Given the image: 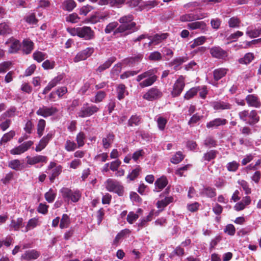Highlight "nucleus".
Here are the masks:
<instances>
[{"label": "nucleus", "mask_w": 261, "mask_h": 261, "mask_svg": "<svg viewBox=\"0 0 261 261\" xmlns=\"http://www.w3.org/2000/svg\"><path fill=\"white\" fill-rule=\"evenodd\" d=\"M134 17L132 14H128L121 17L118 21L120 25L118 26L117 21H113L109 23L105 29L106 34H110L113 32V35L117 34H123L124 36L130 34L137 31L140 26H137V23L133 21Z\"/></svg>", "instance_id": "nucleus-1"}, {"label": "nucleus", "mask_w": 261, "mask_h": 261, "mask_svg": "<svg viewBox=\"0 0 261 261\" xmlns=\"http://www.w3.org/2000/svg\"><path fill=\"white\" fill-rule=\"evenodd\" d=\"M60 193L64 201L68 203L77 202L82 196V194L79 190H72L67 188H62Z\"/></svg>", "instance_id": "nucleus-2"}, {"label": "nucleus", "mask_w": 261, "mask_h": 261, "mask_svg": "<svg viewBox=\"0 0 261 261\" xmlns=\"http://www.w3.org/2000/svg\"><path fill=\"white\" fill-rule=\"evenodd\" d=\"M157 70L155 69L148 70L142 73L144 79L148 77L139 83V86L141 88H145L153 85L157 80L158 77L155 75Z\"/></svg>", "instance_id": "nucleus-3"}, {"label": "nucleus", "mask_w": 261, "mask_h": 261, "mask_svg": "<svg viewBox=\"0 0 261 261\" xmlns=\"http://www.w3.org/2000/svg\"><path fill=\"white\" fill-rule=\"evenodd\" d=\"M99 111V108L94 105H90L89 103H84L83 107L77 113L80 118L88 117L92 116Z\"/></svg>", "instance_id": "nucleus-4"}, {"label": "nucleus", "mask_w": 261, "mask_h": 261, "mask_svg": "<svg viewBox=\"0 0 261 261\" xmlns=\"http://www.w3.org/2000/svg\"><path fill=\"white\" fill-rule=\"evenodd\" d=\"M105 185L109 191L115 192L120 196L122 195L123 188L119 181L109 178L106 181Z\"/></svg>", "instance_id": "nucleus-5"}, {"label": "nucleus", "mask_w": 261, "mask_h": 261, "mask_svg": "<svg viewBox=\"0 0 261 261\" xmlns=\"http://www.w3.org/2000/svg\"><path fill=\"white\" fill-rule=\"evenodd\" d=\"M185 86L184 77L182 75H180L173 85L172 90L171 91L172 97H176L179 96L182 92Z\"/></svg>", "instance_id": "nucleus-6"}, {"label": "nucleus", "mask_w": 261, "mask_h": 261, "mask_svg": "<svg viewBox=\"0 0 261 261\" xmlns=\"http://www.w3.org/2000/svg\"><path fill=\"white\" fill-rule=\"evenodd\" d=\"M162 92L156 87L150 88L143 96V98L148 101H153L161 98Z\"/></svg>", "instance_id": "nucleus-7"}, {"label": "nucleus", "mask_w": 261, "mask_h": 261, "mask_svg": "<svg viewBox=\"0 0 261 261\" xmlns=\"http://www.w3.org/2000/svg\"><path fill=\"white\" fill-rule=\"evenodd\" d=\"M58 111L59 110L56 107L53 106L47 107L43 106L36 111V114L47 118L55 115Z\"/></svg>", "instance_id": "nucleus-8"}, {"label": "nucleus", "mask_w": 261, "mask_h": 261, "mask_svg": "<svg viewBox=\"0 0 261 261\" xmlns=\"http://www.w3.org/2000/svg\"><path fill=\"white\" fill-rule=\"evenodd\" d=\"M79 37L86 40H92L95 37V33L90 27H80Z\"/></svg>", "instance_id": "nucleus-9"}, {"label": "nucleus", "mask_w": 261, "mask_h": 261, "mask_svg": "<svg viewBox=\"0 0 261 261\" xmlns=\"http://www.w3.org/2000/svg\"><path fill=\"white\" fill-rule=\"evenodd\" d=\"M93 52L94 48L93 47H87L78 53L74 58L73 61L74 62H79L81 61L85 60L90 57Z\"/></svg>", "instance_id": "nucleus-10"}, {"label": "nucleus", "mask_w": 261, "mask_h": 261, "mask_svg": "<svg viewBox=\"0 0 261 261\" xmlns=\"http://www.w3.org/2000/svg\"><path fill=\"white\" fill-rule=\"evenodd\" d=\"M33 144V142L32 141L25 142L19 146L11 149L10 152L12 154H20L27 151Z\"/></svg>", "instance_id": "nucleus-11"}, {"label": "nucleus", "mask_w": 261, "mask_h": 261, "mask_svg": "<svg viewBox=\"0 0 261 261\" xmlns=\"http://www.w3.org/2000/svg\"><path fill=\"white\" fill-rule=\"evenodd\" d=\"M61 171V166L57 165V164H49L46 170V173L50 175L49 179L51 181H53L55 177L60 174Z\"/></svg>", "instance_id": "nucleus-12"}, {"label": "nucleus", "mask_w": 261, "mask_h": 261, "mask_svg": "<svg viewBox=\"0 0 261 261\" xmlns=\"http://www.w3.org/2000/svg\"><path fill=\"white\" fill-rule=\"evenodd\" d=\"M210 53L213 58L223 59L227 56V53L220 46H214L210 48Z\"/></svg>", "instance_id": "nucleus-13"}, {"label": "nucleus", "mask_w": 261, "mask_h": 261, "mask_svg": "<svg viewBox=\"0 0 261 261\" xmlns=\"http://www.w3.org/2000/svg\"><path fill=\"white\" fill-rule=\"evenodd\" d=\"M227 120L222 118H216L206 123V127L208 129L217 128L219 126L226 124Z\"/></svg>", "instance_id": "nucleus-14"}, {"label": "nucleus", "mask_w": 261, "mask_h": 261, "mask_svg": "<svg viewBox=\"0 0 261 261\" xmlns=\"http://www.w3.org/2000/svg\"><path fill=\"white\" fill-rule=\"evenodd\" d=\"M245 100L249 107L258 108L261 106L259 98L255 94L248 95L245 98Z\"/></svg>", "instance_id": "nucleus-15"}, {"label": "nucleus", "mask_w": 261, "mask_h": 261, "mask_svg": "<svg viewBox=\"0 0 261 261\" xmlns=\"http://www.w3.org/2000/svg\"><path fill=\"white\" fill-rule=\"evenodd\" d=\"M211 106L216 111L230 110L232 108L231 105L229 103L221 100L213 101L211 103Z\"/></svg>", "instance_id": "nucleus-16"}, {"label": "nucleus", "mask_w": 261, "mask_h": 261, "mask_svg": "<svg viewBox=\"0 0 261 261\" xmlns=\"http://www.w3.org/2000/svg\"><path fill=\"white\" fill-rule=\"evenodd\" d=\"M40 253L39 251L35 249L29 250L24 252L21 255V258L23 259L31 261L35 260L38 258Z\"/></svg>", "instance_id": "nucleus-17"}, {"label": "nucleus", "mask_w": 261, "mask_h": 261, "mask_svg": "<svg viewBox=\"0 0 261 261\" xmlns=\"http://www.w3.org/2000/svg\"><path fill=\"white\" fill-rule=\"evenodd\" d=\"M63 76L62 75H59L54 77L50 82H49L47 86L45 87L43 90L42 93L43 94L47 93L52 88L60 84L61 81L63 80Z\"/></svg>", "instance_id": "nucleus-18"}, {"label": "nucleus", "mask_w": 261, "mask_h": 261, "mask_svg": "<svg viewBox=\"0 0 261 261\" xmlns=\"http://www.w3.org/2000/svg\"><path fill=\"white\" fill-rule=\"evenodd\" d=\"M188 58L186 56L176 57L168 63L169 67H173L174 70L179 69L178 67L187 62Z\"/></svg>", "instance_id": "nucleus-19"}, {"label": "nucleus", "mask_w": 261, "mask_h": 261, "mask_svg": "<svg viewBox=\"0 0 261 261\" xmlns=\"http://www.w3.org/2000/svg\"><path fill=\"white\" fill-rule=\"evenodd\" d=\"M34 44L30 39H24L22 42V51L23 54L29 55L34 49Z\"/></svg>", "instance_id": "nucleus-20"}, {"label": "nucleus", "mask_w": 261, "mask_h": 261, "mask_svg": "<svg viewBox=\"0 0 261 261\" xmlns=\"http://www.w3.org/2000/svg\"><path fill=\"white\" fill-rule=\"evenodd\" d=\"M228 71V69L226 68H218L213 71L214 80L217 82L220 79L225 76Z\"/></svg>", "instance_id": "nucleus-21"}, {"label": "nucleus", "mask_w": 261, "mask_h": 261, "mask_svg": "<svg viewBox=\"0 0 261 261\" xmlns=\"http://www.w3.org/2000/svg\"><path fill=\"white\" fill-rule=\"evenodd\" d=\"M53 138V134L48 133L44 136L39 141L38 145L36 147L35 150L36 151H40L44 149L49 141Z\"/></svg>", "instance_id": "nucleus-22"}, {"label": "nucleus", "mask_w": 261, "mask_h": 261, "mask_svg": "<svg viewBox=\"0 0 261 261\" xmlns=\"http://www.w3.org/2000/svg\"><path fill=\"white\" fill-rule=\"evenodd\" d=\"M143 57V55L139 54L134 57L126 58L124 61L128 66L133 67L140 63L142 61Z\"/></svg>", "instance_id": "nucleus-23"}, {"label": "nucleus", "mask_w": 261, "mask_h": 261, "mask_svg": "<svg viewBox=\"0 0 261 261\" xmlns=\"http://www.w3.org/2000/svg\"><path fill=\"white\" fill-rule=\"evenodd\" d=\"M168 182V181L166 177L162 176V177L159 178L154 183V191L156 192L161 191L167 185Z\"/></svg>", "instance_id": "nucleus-24"}, {"label": "nucleus", "mask_w": 261, "mask_h": 261, "mask_svg": "<svg viewBox=\"0 0 261 261\" xmlns=\"http://www.w3.org/2000/svg\"><path fill=\"white\" fill-rule=\"evenodd\" d=\"M187 27L189 29L192 30L199 29L202 32H204L206 30V24L204 21H195L189 23L188 24Z\"/></svg>", "instance_id": "nucleus-25"}, {"label": "nucleus", "mask_w": 261, "mask_h": 261, "mask_svg": "<svg viewBox=\"0 0 261 261\" xmlns=\"http://www.w3.org/2000/svg\"><path fill=\"white\" fill-rule=\"evenodd\" d=\"M116 60V58L115 57H111L109 58L103 64H101L96 69V71L101 73L104 70L108 69Z\"/></svg>", "instance_id": "nucleus-26"}, {"label": "nucleus", "mask_w": 261, "mask_h": 261, "mask_svg": "<svg viewBox=\"0 0 261 261\" xmlns=\"http://www.w3.org/2000/svg\"><path fill=\"white\" fill-rule=\"evenodd\" d=\"M248 119L247 123L251 126L255 125L259 121V116L256 110H253L249 112Z\"/></svg>", "instance_id": "nucleus-27"}, {"label": "nucleus", "mask_w": 261, "mask_h": 261, "mask_svg": "<svg viewBox=\"0 0 261 261\" xmlns=\"http://www.w3.org/2000/svg\"><path fill=\"white\" fill-rule=\"evenodd\" d=\"M23 219L22 218H18L16 219H12L11 221L9 227L10 230L18 231L23 226Z\"/></svg>", "instance_id": "nucleus-28"}, {"label": "nucleus", "mask_w": 261, "mask_h": 261, "mask_svg": "<svg viewBox=\"0 0 261 261\" xmlns=\"http://www.w3.org/2000/svg\"><path fill=\"white\" fill-rule=\"evenodd\" d=\"M40 224L38 218H32L28 221L25 228L22 231L25 232H28V231L35 228L37 226L40 225Z\"/></svg>", "instance_id": "nucleus-29"}, {"label": "nucleus", "mask_w": 261, "mask_h": 261, "mask_svg": "<svg viewBox=\"0 0 261 261\" xmlns=\"http://www.w3.org/2000/svg\"><path fill=\"white\" fill-rule=\"evenodd\" d=\"M116 92L117 93V98L121 100L125 97V93L128 94V92L126 90V87L123 84H119L116 87Z\"/></svg>", "instance_id": "nucleus-30"}, {"label": "nucleus", "mask_w": 261, "mask_h": 261, "mask_svg": "<svg viewBox=\"0 0 261 261\" xmlns=\"http://www.w3.org/2000/svg\"><path fill=\"white\" fill-rule=\"evenodd\" d=\"M12 33V29L8 22H3L0 23V35L7 36Z\"/></svg>", "instance_id": "nucleus-31"}, {"label": "nucleus", "mask_w": 261, "mask_h": 261, "mask_svg": "<svg viewBox=\"0 0 261 261\" xmlns=\"http://www.w3.org/2000/svg\"><path fill=\"white\" fill-rule=\"evenodd\" d=\"M12 43L10 46L9 52L11 54H15L17 53L20 49L21 47V43L19 40L12 39Z\"/></svg>", "instance_id": "nucleus-32"}, {"label": "nucleus", "mask_w": 261, "mask_h": 261, "mask_svg": "<svg viewBox=\"0 0 261 261\" xmlns=\"http://www.w3.org/2000/svg\"><path fill=\"white\" fill-rule=\"evenodd\" d=\"M254 59V54L252 53H248L243 58H240L238 60V62L241 64L247 65L251 63Z\"/></svg>", "instance_id": "nucleus-33"}, {"label": "nucleus", "mask_w": 261, "mask_h": 261, "mask_svg": "<svg viewBox=\"0 0 261 261\" xmlns=\"http://www.w3.org/2000/svg\"><path fill=\"white\" fill-rule=\"evenodd\" d=\"M115 139V135L113 133H109L106 138L102 139V146L104 148H109Z\"/></svg>", "instance_id": "nucleus-34"}, {"label": "nucleus", "mask_w": 261, "mask_h": 261, "mask_svg": "<svg viewBox=\"0 0 261 261\" xmlns=\"http://www.w3.org/2000/svg\"><path fill=\"white\" fill-rule=\"evenodd\" d=\"M201 18L198 14L193 13L186 14L180 17V20L182 22L192 21L200 19Z\"/></svg>", "instance_id": "nucleus-35"}, {"label": "nucleus", "mask_w": 261, "mask_h": 261, "mask_svg": "<svg viewBox=\"0 0 261 261\" xmlns=\"http://www.w3.org/2000/svg\"><path fill=\"white\" fill-rule=\"evenodd\" d=\"M173 200V197L172 196L166 197L164 199L158 201L156 203V206L162 211L168 204L172 202Z\"/></svg>", "instance_id": "nucleus-36"}, {"label": "nucleus", "mask_w": 261, "mask_h": 261, "mask_svg": "<svg viewBox=\"0 0 261 261\" xmlns=\"http://www.w3.org/2000/svg\"><path fill=\"white\" fill-rule=\"evenodd\" d=\"M142 118L136 114L132 115L128 120V126L133 127L138 126L141 123Z\"/></svg>", "instance_id": "nucleus-37"}, {"label": "nucleus", "mask_w": 261, "mask_h": 261, "mask_svg": "<svg viewBox=\"0 0 261 261\" xmlns=\"http://www.w3.org/2000/svg\"><path fill=\"white\" fill-rule=\"evenodd\" d=\"M200 86L191 88L185 93L184 98L186 100H189L192 98L197 95V93L200 91Z\"/></svg>", "instance_id": "nucleus-38"}, {"label": "nucleus", "mask_w": 261, "mask_h": 261, "mask_svg": "<svg viewBox=\"0 0 261 261\" xmlns=\"http://www.w3.org/2000/svg\"><path fill=\"white\" fill-rule=\"evenodd\" d=\"M169 36V34L168 33L156 34L153 36H152V37L153 38L152 41L155 42V45L158 44L162 42L163 40L166 39Z\"/></svg>", "instance_id": "nucleus-39"}, {"label": "nucleus", "mask_w": 261, "mask_h": 261, "mask_svg": "<svg viewBox=\"0 0 261 261\" xmlns=\"http://www.w3.org/2000/svg\"><path fill=\"white\" fill-rule=\"evenodd\" d=\"M45 126V120L43 119L39 120L37 125V133L38 137H41L43 135Z\"/></svg>", "instance_id": "nucleus-40"}, {"label": "nucleus", "mask_w": 261, "mask_h": 261, "mask_svg": "<svg viewBox=\"0 0 261 261\" xmlns=\"http://www.w3.org/2000/svg\"><path fill=\"white\" fill-rule=\"evenodd\" d=\"M154 215V210L151 211L149 214L146 217H144L140 220V222L138 223V226L139 227L144 226L148 222L151 221L152 220Z\"/></svg>", "instance_id": "nucleus-41"}, {"label": "nucleus", "mask_w": 261, "mask_h": 261, "mask_svg": "<svg viewBox=\"0 0 261 261\" xmlns=\"http://www.w3.org/2000/svg\"><path fill=\"white\" fill-rule=\"evenodd\" d=\"M246 35L251 38H256L261 35V27L248 30L246 32Z\"/></svg>", "instance_id": "nucleus-42"}, {"label": "nucleus", "mask_w": 261, "mask_h": 261, "mask_svg": "<svg viewBox=\"0 0 261 261\" xmlns=\"http://www.w3.org/2000/svg\"><path fill=\"white\" fill-rule=\"evenodd\" d=\"M200 194L202 196H205L209 198H213L216 195L215 189L211 188H204L200 192Z\"/></svg>", "instance_id": "nucleus-43"}, {"label": "nucleus", "mask_w": 261, "mask_h": 261, "mask_svg": "<svg viewBox=\"0 0 261 261\" xmlns=\"http://www.w3.org/2000/svg\"><path fill=\"white\" fill-rule=\"evenodd\" d=\"M76 6V4L73 0H65L63 3V9L70 12L72 11Z\"/></svg>", "instance_id": "nucleus-44"}, {"label": "nucleus", "mask_w": 261, "mask_h": 261, "mask_svg": "<svg viewBox=\"0 0 261 261\" xmlns=\"http://www.w3.org/2000/svg\"><path fill=\"white\" fill-rule=\"evenodd\" d=\"M70 220L67 214H63L60 221V227L61 229L66 228L69 226Z\"/></svg>", "instance_id": "nucleus-45"}, {"label": "nucleus", "mask_w": 261, "mask_h": 261, "mask_svg": "<svg viewBox=\"0 0 261 261\" xmlns=\"http://www.w3.org/2000/svg\"><path fill=\"white\" fill-rule=\"evenodd\" d=\"M241 22V20L237 16L231 17L228 21L229 27L231 28H239Z\"/></svg>", "instance_id": "nucleus-46"}, {"label": "nucleus", "mask_w": 261, "mask_h": 261, "mask_svg": "<svg viewBox=\"0 0 261 261\" xmlns=\"http://www.w3.org/2000/svg\"><path fill=\"white\" fill-rule=\"evenodd\" d=\"M204 145L206 147H215L217 146V141L212 136H207L204 141Z\"/></svg>", "instance_id": "nucleus-47"}, {"label": "nucleus", "mask_w": 261, "mask_h": 261, "mask_svg": "<svg viewBox=\"0 0 261 261\" xmlns=\"http://www.w3.org/2000/svg\"><path fill=\"white\" fill-rule=\"evenodd\" d=\"M218 154V151L217 150H212L204 154L203 159L205 161L210 162L211 160L215 159Z\"/></svg>", "instance_id": "nucleus-48"}, {"label": "nucleus", "mask_w": 261, "mask_h": 261, "mask_svg": "<svg viewBox=\"0 0 261 261\" xmlns=\"http://www.w3.org/2000/svg\"><path fill=\"white\" fill-rule=\"evenodd\" d=\"M56 192L54 191L53 189H50L45 194L44 196L46 200L48 202L51 203L54 201L56 197Z\"/></svg>", "instance_id": "nucleus-49"}, {"label": "nucleus", "mask_w": 261, "mask_h": 261, "mask_svg": "<svg viewBox=\"0 0 261 261\" xmlns=\"http://www.w3.org/2000/svg\"><path fill=\"white\" fill-rule=\"evenodd\" d=\"M206 38L205 36H200L193 40V43L190 45L191 48H194L197 46L203 44L206 41Z\"/></svg>", "instance_id": "nucleus-50"}, {"label": "nucleus", "mask_w": 261, "mask_h": 261, "mask_svg": "<svg viewBox=\"0 0 261 261\" xmlns=\"http://www.w3.org/2000/svg\"><path fill=\"white\" fill-rule=\"evenodd\" d=\"M15 135V132L14 130H10L8 133L4 135L2 138L0 143L2 144L3 143H7L12 139Z\"/></svg>", "instance_id": "nucleus-51"}, {"label": "nucleus", "mask_w": 261, "mask_h": 261, "mask_svg": "<svg viewBox=\"0 0 261 261\" xmlns=\"http://www.w3.org/2000/svg\"><path fill=\"white\" fill-rule=\"evenodd\" d=\"M162 53L163 57L165 58V60L166 61H168L171 59L174 55L173 50L168 47H164L162 49Z\"/></svg>", "instance_id": "nucleus-52"}, {"label": "nucleus", "mask_w": 261, "mask_h": 261, "mask_svg": "<svg viewBox=\"0 0 261 261\" xmlns=\"http://www.w3.org/2000/svg\"><path fill=\"white\" fill-rule=\"evenodd\" d=\"M162 59V54L160 52L156 51L151 53L148 56L149 60L154 62L160 61Z\"/></svg>", "instance_id": "nucleus-53"}, {"label": "nucleus", "mask_w": 261, "mask_h": 261, "mask_svg": "<svg viewBox=\"0 0 261 261\" xmlns=\"http://www.w3.org/2000/svg\"><path fill=\"white\" fill-rule=\"evenodd\" d=\"M156 122L159 129L164 130L167 123V120L165 118L160 116L158 118Z\"/></svg>", "instance_id": "nucleus-54"}, {"label": "nucleus", "mask_w": 261, "mask_h": 261, "mask_svg": "<svg viewBox=\"0 0 261 261\" xmlns=\"http://www.w3.org/2000/svg\"><path fill=\"white\" fill-rule=\"evenodd\" d=\"M86 136L84 132H80L76 136V140L78 144V147H81L85 144L84 140Z\"/></svg>", "instance_id": "nucleus-55"}, {"label": "nucleus", "mask_w": 261, "mask_h": 261, "mask_svg": "<svg viewBox=\"0 0 261 261\" xmlns=\"http://www.w3.org/2000/svg\"><path fill=\"white\" fill-rule=\"evenodd\" d=\"M47 162V158L45 156L38 155L32 158V161L29 163H43ZM27 163H29L28 162Z\"/></svg>", "instance_id": "nucleus-56"}, {"label": "nucleus", "mask_w": 261, "mask_h": 261, "mask_svg": "<svg viewBox=\"0 0 261 261\" xmlns=\"http://www.w3.org/2000/svg\"><path fill=\"white\" fill-rule=\"evenodd\" d=\"M140 70L134 71V70H129L124 72L122 74L120 75V78L121 80H124L125 79H127L130 76H133L135 75H137Z\"/></svg>", "instance_id": "nucleus-57"}, {"label": "nucleus", "mask_w": 261, "mask_h": 261, "mask_svg": "<svg viewBox=\"0 0 261 261\" xmlns=\"http://www.w3.org/2000/svg\"><path fill=\"white\" fill-rule=\"evenodd\" d=\"M45 55L46 54L44 53L37 51L34 53L33 57L35 60L40 63L45 59Z\"/></svg>", "instance_id": "nucleus-58"}, {"label": "nucleus", "mask_w": 261, "mask_h": 261, "mask_svg": "<svg viewBox=\"0 0 261 261\" xmlns=\"http://www.w3.org/2000/svg\"><path fill=\"white\" fill-rule=\"evenodd\" d=\"M107 95L106 93L103 91H99L97 92L95 96L94 102L98 103L102 101Z\"/></svg>", "instance_id": "nucleus-59"}, {"label": "nucleus", "mask_w": 261, "mask_h": 261, "mask_svg": "<svg viewBox=\"0 0 261 261\" xmlns=\"http://www.w3.org/2000/svg\"><path fill=\"white\" fill-rule=\"evenodd\" d=\"M56 94L58 95L59 99H61L63 96L67 93V88L65 86H63L58 88L55 91H54Z\"/></svg>", "instance_id": "nucleus-60"}, {"label": "nucleus", "mask_w": 261, "mask_h": 261, "mask_svg": "<svg viewBox=\"0 0 261 261\" xmlns=\"http://www.w3.org/2000/svg\"><path fill=\"white\" fill-rule=\"evenodd\" d=\"M184 156L180 151L177 152L171 159L172 163H179L184 159Z\"/></svg>", "instance_id": "nucleus-61"}, {"label": "nucleus", "mask_w": 261, "mask_h": 261, "mask_svg": "<svg viewBox=\"0 0 261 261\" xmlns=\"http://www.w3.org/2000/svg\"><path fill=\"white\" fill-rule=\"evenodd\" d=\"M80 19V17L76 13L70 14L66 17V21L73 23H76Z\"/></svg>", "instance_id": "nucleus-62"}, {"label": "nucleus", "mask_w": 261, "mask_h": 261, "mask_svg": "<svg viewBox=\"0 0 261 261\" xmlns=\"http://www.w3.org/2000/svg\"><path fill=\"white\" fill-rule=\"evenodd\" d=\"M16 112V108L15 107H11L8 110L5 112L2 115V118L3 117H12L15 116V112Z\"/></svg>", "instance_id": "nucleus-63"}, {"label": "nucleus", "mask_w": 261, "mask_h": 261, "mask_svg": "<svg viewBox=\"0 0 261 261\" xmlns=\"http://www.w3.org/2000/svg\"><path fill=\"white\" fill-rule=\"evenodd\" d=\"M249 111L247 110H244L238 113V116L240 120L243 121L247 122V119L249 118Z\"/></svg>", "instance_id": "nucleus-64"}]
</instances>
